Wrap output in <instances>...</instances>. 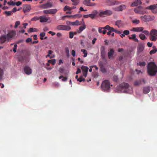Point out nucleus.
Here are the masks:
<instances>
[{"instance_id": "1", "label": "nucleus", "mask_w": 157, "mask_h": 157, "mask_svg": "<svg viewBox=\"0 0 157 157\" xmlns=\"http://www.w3.org/2000/svg\"><path fill=\"white\" fill-rule=\"evenodd\" d=\"M147 72L151 76L155 75L157 72V66L153 62L149 63L147 65Z\"/></svg>"}, {"instance_id": "2", "label": "nucleus", "mask_w": 157, "mask_h": 157, "mask_svg": "<svg viewBox=\"0 0 157 157\" xmlns=\"http://www.w3.org/2000/svg\"><path fill=\"white\" fill-rule=\"evenodd\" d=\"M129 87V85L127 83H123L116 87V90L118 92H128V89Z\"/></svg>"}, {"instance_id": "3", "label": "nucleus", "mask_w": 157, "mask_h": 157, "mask_svg": "<svg viewBox=\"0 0 157 157\" xmlns=\"http://www.w3.org/2000/svg\"><path fill=\"white\" fill-rule=\"evenodd\" d=\"M101 86L103 90L105 91H107L110 88V83L109 80H105L102 82Z\"/></svg>"}, {"instance_id": "4", "label": "nucleus", "mask_w": 157, "mask_h": 157, "mask_svg": "<svg viewBox=\"0 0 157 157\" xmlns=\"http://www.w3.org/2000/svg\"><path fill=\"white\" fill-rule=\"evenodd\" d=\"M150 39L152 41H155L157 39V30L153 29H152L149 34Z\"/></svg>"}, {"instance_id": "5", "label": "nucleus", "mask_w": 157, "mask_h": 157, "mask_svg": "<svg viewBox=\"0 0 157 157\" xmlns=\"http://www.w3.org/2000/svg\"><path fill=\"white\" fill-rule=\"evenodd\" d=\"M134 11L136 13L139 14H144L146 13V11L144 10L143 7L139 6L134 9Z\"/></svg>"}, {"instance_id": "6", "label": "nucleus", "mask_w": 157, "mask_h": 157, "mask_svg": "<svg viewBox=\"0 0 157 157\" xmlns=\"http://www.w3.org/2000/svg\"><path fill=\"white\" fill-rule=\"evenodd\" d=\"M113 13L112 11L109 10H106L105 11H101L100 12L99 15L101 17H105V16H110Z\"/></svg>"}, {"instance_id": "7", "label": "nucleus", "mask_w": 157, "mask_h": 157, "mask_svg": "<svg viewBox=\"0 0 157 157\" xmlns=\"http://www.w3.org/2000/svg\"><path fill=\"white\" fill-rule=\"evenodd\" d=\"M71 27L68 25H59L56 27V29L58 30H64L66 31H69L71 30Z\"/></svg>"}, {"instance_id": "8", "label": "nucleus", "mask_w": 157, "mask_h": 157, "mask_svg": "<svg viewBox=\"0 0 157 157\" xmlns=\"http://www.w3.org/2000/svg\"><path fill=\"white\" fill-rule=\"evenodd\" d=\"M140 18L144 22L154 20L155 18L154 16H151L150 15L141 16Z\"/></svg>"}, {"instance_id": "9", "label": "nucleus", "mask_w": 157, "mask_h": 157, "mask_svg": "<svg viewBox=\"0 0 157 157\" xmlns=\"http://www.w3.org/2000/svg\"><path fill=\"white\" fill-rule=\"evenodd\" d=\"M126 8L125 5H121L118 6H117L113 8V10L116 11H122Z\"/></svg>"}, {"instance_id": "10", "label": "nucleus", "mask_w": 157, "mask_h": 157, "mask_svg": "<svg viewBox=\"0 0 157 157\" xmlns=\"http://www.w3.org/2000/svg\"><path fill=\"white\" fill-rule=\"evenodd\" d=\"M16 35V32L12 31L9 32L6 36L7 37V40H9Z\"/></svg>"}, {"instance_id": "11", "label": "nucleus", "mask_w": 157, "mask_h": 157, "mask_svg": "<svg viewBox=\"0 0 157 157\" xmlns=\"http://www.w3.org/2000/svg\"><path fill=\"white\" fill-rule=\"evenodd\" d=\"M24 71L25 74L27 75L31 74L32 72L31 68L28 66H25L24 67Z\"/></svg>"}, {"instance_id": "12", "label": "nucleus", "mask_w": 157, "mask_h": 157, "mask_svg": "<svg viewBox=\"0 0 157 157\" xmlns=\"http://www.w3.org/2000/svg\"><path fill=\"white\" fill-rule=\"evenodd\" d=\"M30 55V54L29 52H27L23 57V60L26 62H28L29 60Z\"/></svg>"}, {"instance_id": "13", "label": "nucleus", "mask_w": 157, "mask_h": 157, "mask_svg": "<svg viewBox=\"0 0 157 157\" xmlns=\"http://www.w3.org/2000/svg\"><path fill=\"white\" fill-rule=\"evenodd\" d=\"M50 19V17H47L45 16H40V22L41 23L46 22Z\"/></svg>"}, {"instance_id": "14", "label": "nucleus", "mask_w": 157, "mask_h": 157, "mask_svg": "<svg viewBox=\"0 0 157 157\" xmlns=\"http://www.w3.org/2000/svg\"><path fill=\"white\" fill-rule=\"evenodd\" d=\"M145 82L144 79H141L139 80L136 81L134 83V85L135 86H138L142 83L145 84Z\"/></svg>"}, {"instance_id": "15", "label": "nucleus", "mask_w": 157, "mask_h": 157, "mask_svg": "<svg viewBox=\"0 0 157 157\" xmlns=\"http://www.w3.org/2000/svg\"><path fill=\"white\" fill-rule=\"evenodd\" d=\"M114 53L113 49L111 48L110 49L108 53L109 58L110 59H113V55Z\"/></svg>"}, {"instance_id": "16", "label": "nucleus", "mask_w": 157, "mask_h": 157, "mask_svg": "<svg viewBox=\"0 0 157 157\" xmlns=\"http://www.w3.org/2000/svg\"><path fill=\"white\" fill-rule=\"evenodd\" d=\"M52 6V4L51 2H47L41 5L42 7L44 9L51 8Z\"/></svg>"}, {"instance_id": "17", "label": "nucleus", "mask_w": 157, "mask_h": 157, "mask_svg": "<svg viewBox=\"0 0 157 157\" xmlns=\"http://www.w3.org/2000/svg\"><path fill=\"white\" fill-rule=\"evenodd\" d=\"M31 6L29 5H25L23 7V11L24 13L29 12L31 10Z\"/></svg>"}, {"instance_id": "18", "label": "nucleus", "mask_w": 157, "mask_h": 157, "mask_svg": "<svg viewBox=\"0 0 157 157\" xmlns=\"http://www.w3.org/2000/svg\"><path fill=\"white\" fill-rule=\"evenodd\" d=\"M105 48L104 46H102L101 48V57L103 58H104L105 54Z\"/></svg>"}, {"instance_id": "19", "label": "nucleus", "mask_w": 157, "mask_h": 157, "mask_svg": "<svg viewBox=\"0 0 157 157\" xmlns=\"http://www.w3.org/2000/svg\"><path fill=\"white\" fill-rule=\"evenodd\" d=\"M157 8V4H154L150 5L149 6L146 7L145 9L150 10H154Z\"/></svg>"}, {"instance_id": "20", "label": "nucleus", "mask_w": 157, "mask_h": 157, "mask_svg": "<svg viewBox=\"0 0 157 157\" xmlns=\"http://www.w3.org/2000/svg\"><path fill=\"white\" fill-rule=\"evenodd\" d=\"M143 92L144 94L148 93L150 91V87L149 86H146L144 87L143 89Z\"/></svg>"}, {"instance_id": "21", "label": "nucleus", "mask_w": 157, "mask_h": 157, "mask_svg": "<svg viewBox=\"0 0 157 157\" xmlns=\"http://www.w3.org/2000/svg\"><path fill=\"white\" fill-rule=\"evenodd\" d=\"M144 29V28L142 27L133 28L132 29V31L134 32H140L142 31Z\"/></svg>"}, {"instance_id": "22", "label": "nucleus", "mask_w": 157, "mask_h": 157, "mask_svg": "<svg viewBox=\"0 0 157 157\" xmlns=\"http://www.w3.org/2000/svg\"><path fill=\"white\" fill-rule=\"evenodd\" d=\"M144 49V46L143 44H139L137 48L138 52L139 53L142 52L143 51Z\"/></svg>"}, {"instance_id": "23", "label": "nucleus", "mask_w": 157, "mask_h": 157, "mask_svg": "<svg viewBox=\"0 0 157 157\" xmlns=\"http://www.w3.org/2000/svg\"><path fill=\"white\" fill-rule=\"evenodd\" d=\"M98 31L99 33H102L103 34H105L106 33L105 29V27L99 28Z\"/></svg>"}, {"instance_id": "24", "label": "nucleus", "mask_w": 157, "mask_h": 157, "mask_svg": "<svg viewBox=\"0 0 157 157\" xmlns=\"http://www.w3.org/2000/svg\"><path fill=\"white\" fill-rule=\"evenodd\" d=\"M6 40H7V37L6 35H2L0 37V43L3 44L4 43Z\"/></svg>"}, {"instance_id": "25", "label": "nucleus", "mask_w": 157, "mask_h": 157, "mask_svg": "<svg viewBox=\"0 0 157 157\" xmlns=\"http://www.w3.org/2000/svg\"><path fill=\"white\" fill-rule=\"evenodd\" d=\"M97 13L98 12L96 10H94L93 11L92 13L89 14V17H90L92 19H94L96 17Z\"/></svg>"}, {"instance_id": "26", "label": "nucleus", "mask_w": 157, "mask_h": 157, "mask_svg": "<svg viewBox=\"0 0 157 157\" xmlns=\"http://www.w3.org/2000/svg\"><path fill=\"white\" fill-rule=\"evenodd\" d=\"M123 22L121 20L117 21L115 22V25L117 26L118 28H120L122 25Z\"/></svg>"}, {"instance_id": "27", "label": "nucleus", "mask_w": 157, "mask_h": 157, "mask_svg": "<svg viewBox=\"0 0 157 157\" xmlns=\"http://www.w3.org/2000/svg\"><path fill=\"white\" fill-rule=\"evenodd\" d=\"M76 8V7L75 6H72V7H70L67 6H66L64 7L63 8V10L64 11H66L67 10L71 11L72 9Z\"/></svg>"}, {"instance_id": "28", "label": "nucleus", "mask_w": 157, "mask_h": 157, "mask_svg": "<svg viewBox=\"0 0 157 157\" xmlns=\"http://www.w3.org/2000/svg\"><path fill=\"white\" fill-rule=\"evenodd\" d=\"M105 29L108 31L111 32H114V29L113 27H110L109 25H107L105 26Z\"/></svg>"}, {"instance_id": "29", "label": "nucleus", "mask_w": 157, "mask_h": 157, "mask_svg": "<svg viewBox=\"0 0 157 157\" xmlns=\"http://www.w3.org/2000/svg\"><path fill=\"white\" fill-rule=\"evenodd\" d=\"M129 39L130 40H132L135 42H138V40L136 38V35L133 34L131 35V37H129Z\"/></svg>"}, {"instance_id": "30", "label": "nucleus", "mask_w": 157, "mask_h": 157, "mask_svg": "<svg viewBox=\"0 0 157 157\" xmlns=\"http://www.w3.org/2000/svg\"><path fill=\"white\" fill-rule=\"evenodd\" d=\"M81 68L82 72H87L89 70V68L87 67L84 66H82L81 67Z\"/></svg>"}, {"instance_id": "31", "label": "nucleus", "mask_w": 157, "mask_h": 157, "mask_svg": "<svg viewBox=\"0 0 157 157\" xmlns=\"http://www.w3.org/2000/svg\"><path fill=\"white\" fill-rule=\"evenodd\" d=\"M72 2V5L74 6L77 5L79 3V0H71Z\"/></svg>"}, {"instance_id": "32", "label": "nucleus", "mask_w": 157, "mask_h": 157, "mask_svg": "<svg viewBox=\"0 0 157 157\" xmlns=\"http://www.w3.org/2000/svg\"><path fill=\"white\" fill-rule=\"evenodd\" d=\"M79 22L78 20H76L75 22H72L71 25H80Z\"/></svg>"}, {"instance_id": "33", "label": "nucleus", "mask_w": 157, "mask_h": 157, "mask_svg": "<svg viewBox=\"0 0 157 157\" xmlns=\"http://www.w3.org/2000/svg\"><path fill=\"white\" fill-rule=\"evenodd\" d=\"M85 28L86 25H84L83 26L80 27L79 28V30L78 31V33H80L83 29H85Z\"/></svg>"}, {"instance_id": "34", "label": "nucleus", "mask_w": 157, "mask_h": 157, "mask_svg": "<svg viewBox=\"0 0 157 157\" xmlns=\"http://www.w3.org/2000/svg\"><path fill=\"white\" fill-rule=\"evenodd\" d=\"M90 0H86L83 1V3L85 5L89 6L90 3Z\"/></svg>"}, {"instance_id": "35", "label": "nucleus", "mask_w": 157, "mask_h": 157, "mask_svg": "<svg viewBox=\"0 0 157 157\" xmlns=\"http://www.w3.org/2000/svg\"><path fill=\"white\" fill-rule=\"evenodd\" d=\"M57 11L56 9H52L49 10V14H55Z\"/></svg>"}, {"instance_id": "36", "label": "nucleus", "mask_w": 157, "mask_h": 157, "mask_svg": "<svg viewBox=\"0 0 157 157\" xmlns=\"http://www.w3.org/2000/svg\"><path fill=\"white\" fill-rule=\"evenodd\" d=\"M81 51L84 54V55L83 56V57H86L87 55V52L86 50L85 49H82Z\"/></svg>"}, {"instance_id": "37", "label": "nucleus", "mask_w": 157, "mask_h": 157, "mask_svg": "<svg viewBox=\"0 0 157 157\" xmlns=\"http://www.w3.org/2000/svg\"><path fill=\"white\" fill-rule=\"evenodd\" d=\"M38 31L37 29L36 28H30L28 31L29 33H31L34 32H37Z\"/></svg>"}, {"instance_id": "38", "label": "nucleus", "mask_w": 157, "mask_h": 157, "mask_svg": "<svg viewBox=\"0 0 157 157\" xmlns=\"http://www.w3.org/2000/svg\"><path fill=\"white\" fill-rule=\"evenodd\" d=\"M52 51H51V50H49L48 51V55L47 56H46V57H49L50 58H53V57H54L55 56L54 55H53V56H50V55L52 53Z\"/></svg>"}, {"instance_id": "39", "label": "nucleus", "mask_w": 157, "mask_h": 157, "mask_svg": "<svg viewBox=\"0 0 157 157\" xmlns=\"http://www.w3.org/2000/svg\"><path fill=\"white\" fill-rule=\"evenodd\" d=\"M65 52L67 56L69 57V51L67 47H66L65 48Z\"/></svg>"}, {"instance_id": "40", "label": "nucleus", "mask_w": 157, "mask_h": 157, "mask_svg": "<svg viewBox=\"0 0 157 157\" xmlns=\"http://www.w3.org/2000/svg\"><path fill=\"white\" fill-rule=\"evenodd\" d=\"M59 85L58 82H55L52 83V87H58Z\"/></svg>"}, {"instance_id": "41", "label": "nucleus", "mask_w": 157, "mask_h": 157, "mask_svg": "<svg viewBox=\"0 0 157 157\" xmlns=\"http://www.w3.org/2000/svg\"><path fill=\"white\" fill-rule=\"evenodd\" d=\"M121 2L117 1H114L112 2L111 4L112 5H117L120 4Z\"/></svg>"}, {"instance_id": "42", "label": "nucleus", "mask_w": 157, "mask_h": 157, "mask_svg": "<svg viewBox=\"0 0 157 157\" xmlns=\"http://www.w3.org/2000/svg\"><path fill=\"white\" fill-rule=\"evenodd\" d=\"M63 78L62 80L63 81H66L67 80V78L66 77H64L63 75H61L59 77V79Z\"/></svg>"}, {"instance_id": "43", "label": "nucleus", "mask_w": 157, "mask_h": 157, "mask_svg": "<svg viewBox=\"0 0 157 157\" xmlns=\"http://www.w3.org/2000/svg\"><path fill=\"white\" fill-rule=\"evenodd\" d=\"M139 36L140 38L142 40H144L146 38V36L145 35L142 33L140 34Z\"/></svg>"}, {"instance_id": "44", "label": "nucleus", "mask_w": 157, "mask_h": 157, "mask_svg": "<svg viewBox=\"0 0 157 157\" xmlns=\"http://www.w3.org/2000/svg\"><path fill=\"white\" fill-rule=\"evenodd\" d=\"M56 60L54 59L52 60H48V63H52V65H54L56 63Z\"/></svg>"}, {"instance_id": "45", "label": "nucleus", "mask_w": 157, "mask_h": 157, "mask_svg": "<svg viewBox=\"0 0 157 157\" xmlns=\"http://www.w3.org/2000/svg\"><path fill=\"white\" fill-rule=\"evenodd\" d=\"M157 52V49L155 48L153 50H151L150 52V54L151 55L154 54Z\"/></svg>"}, {"instance_id": "46", "label": "nucleus", "mask_w": 157, "mask_h": 157, "mask_svg": "<svg viewBox=\"0 0 157 157\" xmlns=\"http://www.w3.org/2000/svg\"><path fill=\"white\" fill-rule=\"evenodd\" d=\"M132 22L133 24H137L140 23V21L138 20L135 19L132 21Z\"/></svg>"}, {"instance_id": "47", "label": "nucleus", "mask_w": 157, "mask_h": 157, "mask_svg": "<svg viewBox=\"0 0 157 157\" xmlns=\"http://www.w3.org/2000/svg\"><path fill=\"white\" fill-rule=\"evenodd\" d=\"M12 13V11H5L4 12V13L6 14L8 16H10L11 15Z\"/></svg>"}, {"instance_id": "48", "label": "nucleus", "mask_w": 157, "mask_h": 157, "mask_svg": "<svg viewBox=\"0 0 157 157\" xmlns=\"http://www.w3.org/2000/svg\"><path fill=\"white\" fill-rule=\"evenodd\" d=\"M77 81L81 82L82 81H84L85 79L82 77V76H81L78 79H77Z\"/></svg>"}, {"instance_id": "49", "label": "nucleus", "mask_w": 157, "mask_h": 157, "mask_svg": "<svg viewBox=\"0 0 157 157\" xmlns=\"http://www.w3.org/2000/svg\"><path fill=\"white\" fill-rule=\"evenodd\" d=\"M40 19V17H34L32 18L31 20L32 21H36Z\"/></svg>"}, {"instance_id": "50", "label": "nucleus", "mask_w": 157, "mask_h": 157, "mask_svg": "<svg viewBox=\"0 0 157 157\" xmlns=\"http://www.w3.org/2000/svg\"><path fill=\"white\" fill-rule=\"evenodd\" d=\"M138 64L140 66H144L146 65V63L145 62H139Z\"/></svg>"}, {"instance_id": "51", "label": "nucleus", "mask_w": 157, "mask_h": 157, "mask_svg": "<svg viewBox=\"0 0 157 157\" xmlns=\"http://www.w3.org/2000/svg\"><path fill=\"white\" fill-rule=\"evenodd\" d=\"M20 24V22L19 21H17L15 22V25L14 26V28H16Z\"/></svg>"}, {"instance_id": "52", "label": "nucleus", "mask_w": 157, "mask_h": 157, "mask_svg": "<svg viewBox=\"0 0 157 157\" xmlns=\"http://www.w3.org/2000/svg\"><path fill=\"white\" fill-rule=\"evenodd\" d=\"M113 81L117 82L118 80V78L117 76L114 75L113 77Z\"/></svg>"}, {"instance_id": "53", "label": "nucleus", "mask_w": 157, "mask_h": 157, "mask_svg": "<svg viewBox=\"0 0 157 157\" xmlns=\"http://www.w3.org/2000/svg\"><path fill=\"white\" fill-rule=\"evenodd\" d=\"M69 38H72L74 36V33L72 32H71L69 33Z\"/></svg>"}, {"instance_id": "54", "label": "nucleus", "mask_w": 157, "mask_h": 157, "mask_svg": "<svg viewBox=\"0 0 157 157\" xmlns=\"http://www.w3.org/2000/svg\"><path fill=\"white\" fill-rule=\"evenodd\" d=\"M138 5H139L135 1L134 2H133L131 6V7H134L137 6Z\"/></svg>"}, {"instance_id": "55", "label": "nucleus", "mask_w": 157, "mask_h": 157, "mask_svg": "<svg viewBox=\"0 0 157 157\" xmlns=\"http://www.w3.org/2000/svg\"><path fill=\"white\" fill-rule=\"evenodd\" d=\"M32 41V39L30 38H28L25 40L26 43H28L31 42Z\"/></svg>"}, {"instance_id": "56", "label": "nucleus", "mask_w": 157, "mask_h": 157, "mask_svg": "<svg viewBox=\"0 0 157 157\" xmlns=\"http://www.w3.org/2000/svg\"><path fill=\"white\" fill-rule=\"evenodd\" d=\"M17 45L16 44H15L14 45L13 48V51L15 53L17 52Z\"/></svg>"}, {"instance_id": "57", "label": "nucleus", "mask_w": 157, "mask_h": 157, "mask_svg": "<svg viewBox=\"0 0 157 157\" xmlns=\"http://www.w3.org/2000/svg\"><path fill=\"white\" fill-rule=\"evenodd\" d=\"M142 33L147 35H148L150 34L149 32L146 30H143Z\"/></svg>"}, {"instance_id": "58", "label": "nucleus", "mask_w": 157, "mask_h": 157, "mask_svg": "<svg viewBox=\"0 0 157 157\" xmlns=\"http://www.w3.org/2000/svg\"><path fill=\"white\" fill-rule=\"evenodd\" d=\"M123 33L125 35H127L129 34V31L128 30H125L124 31Z\"/></svg>"}, {"instance_id": "59", "label": "nucleus", "mask_w": 157, "mask_h": 157, "mask_svg": "<svg viewBox=\"0 0 157 157\" xmlns=\"http://www.w3.org/2000/svg\"><path fill=\"white\" fill-rule=\"evenodd\" d=\"M3 75L2 70L0 68V80L2 79Z\"/></svg>"}, {"instance_id": "60", "label": "nucleus", "mask_w": 157, "mask_h": 157, "mask_svg": "<svg viewBox=\"0 0 157 157\" xmlns=\"http://www.w3.org/2000/svg\"><path fill=\"white\" fill-rule=\"evenodd\" d=\"M71 55H72V56H73V57H74L75 56V51L74 50H72L71 51Z\"/></svg>"}, {"instance_id": "61", "label": "nucleus", "mask_w": 157, "mask_h": 157, "mask_svg": "<svg viewBox=\"0 0 157 157\" xmlns=\"http://www.w3.org/2000/svg\"><path fill=\"white\" fill-rule=\"evenodd\" d=\"M87 10H84L83 8L82 7H81L79 9V11H78V13H80V11H87Z\"/></svg>"}, {"instance_id": "62", "label": "nucleus", "mask_w": 157, "mask_h": 157, "mask_svg": "<svg viewBox=\"0 0 157 157\" xmlns=\"http://www.w3.org/2000/svg\"><path fill=\"white\" fill-rule=\"evenodd\" d=\"M22 4V2H21L18 1L15 3V5L17 6H18L21 5Z\"/></svg>"}, {"instance_id": "63", "label": "nucleus", "mask_w": 157, "mask_h": 157, "mask_svg": "<svg viewBox=\"0 0 157 157\" xmlns=\"http://www.w3.org/2000/svg\"><path fill=\"white\" fill-rule=\"evenodd\" d=\"M64 69L62 67L60 68L59 71L60 73H63L64 71Z\"/></svg>"}, {"instance_id": "64", "label": "nucleus", "mask_w": 157, "mask_h": 157, "mask_svg": "<svg viewBox=\"0 0 157 157\" xmlns=\"http://www.w3.org/2000/svg\"><path fill=\"white\" fill-rule=\"evenodd\" d=\"M135 1L139 5H140L142 4V2L140 0H135Z\"/></svg>"}]
</instances>
